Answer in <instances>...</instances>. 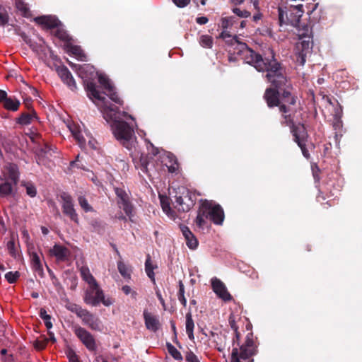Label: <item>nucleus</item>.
Wrapping results in <instances>:
<instances>
[{
  "mask_svg": "<svg viewBox=\"0 0 362 362\" xmlns=\"http://www.w3.org/2000/svg\"><path fill=\"white\" fill-rule=\"evenodd\" d=\"M151 145V149H148V151H151V153L154 156H158V159L160 160V158H159V156L164 151H159V149L155 148L152 144H150Z\"/></svg>",
  "mask_w": 362,
  "mask_h": 362,
  "instance_id": "8fccbe9b",
  "label": "nucleus"
},
{
  "mask_svg": "<svg viewBox=\"0 0 362 362\" xmlns=\"http://www.w3.org/2000/svg\"><path fill=\"white\" fill-rule=\"evenodd\" d=\"M145 326L147 329L153 332H156L161 327V324L158 315H153L146 310L143 313Z\"/></svg>",
  "mask_w": 362,
  "mask_h": 362,
  "instance_id": "dca6fc26",
  "label": "nucleus"
},
{
  "mask_svg": "<svg viewBox=\"0 0 362 362\" xmlns=\"http://www.w3.org/2000/svg\"><path fill=\"white\" fill-rule=\"evenodd\" d=\"M148 158L147 156L141 155L139 160L138 162H135V166L137 168H140L143 173H147L148 171Z\"/></svg>",
  "mask_w": 362,
  "mask_h": 362,
  "instance_id": "72a5a7b5",
  "label": "nucleus"
},
{
  "mask_svg": "<svg viewBox=\"0 0 362 362\" xmlns=\"http://www.w3.org/2000/svg\"><path fill=\"white\" fill-rule=\"evenodd\" d=\"M185 359L187 362H200L197 356L192 352L187 353Z\"/></svg>",
  "mask_w": 362,
  "mask_h": 362,
  "instance_id": "49530a36",
  "label": "nucleus"
},
{
  "mask_svg": "<svg viewBox=\"0 0 362 362\" xmlns=\"http://www.w3.org/2000/svg\"><path fill=\"white\" fill-rule=\"evenodd\" d=\"M256 346L252 336L247 334L241 345L238 344V346H233L230 362H253L252 357L256 354Z\"/></svg>",
  "mask_w": 362,
  "mask_h": 362,
  "instance_id": "423d86ee",
  "label": "nucleus"
},
{
  "mask_svg": "<svg viewBox=\"0 0 362 362\" xmlns=\"http://www.w3.org/2000/svg\"><path fill=\"white\" fill-rule=\"evenodd\" d=\"M221 38H226V37H230V35L229 33L226 31V30H223L221 33L220 34V36H219Z\"/></svg>",
  "mask_w": 362,
  "mask_h": 362,
  "instance_id": "69168bd1",
  "label": "nucleus"
},
{
  "mask_svg": "<svg viewBox=\"0 0 362 362\" xmlns=\"http://www.w3.org/2000/svg\"><path fill=\"white\" fill-rule=\"evenodd\" d=\"M264 98L269 107H279V110L282 112L284 118V121L282 123L286 125H290L292 123L291 115L288 114L290 112L288 105H294L296 100L288 90H284L280 99L279 93L274 89L269 88L266 89Z\"/></svg>",
  "mask_w": 362,
  "mask_h": 362,
  "instance_id": "7ed1b4c3",
  "label": "nucleus"
},
{
  "mask_svg": "<svg viewBox=\"0 0 362 362\" xmlns=\"http://www.w3.org/2000/svg\"><path fill=\"white\" fill-rule=\"evenodd\" d=\"M194 323L192 320V313L190 312H189L186 315L185 329H186V333H187L189 339L191 340H193L194 339Z\"/></svg>",
  "mask_w": 362,
  "mask_h": 362,
  "instance_id": "393cba45",
  "label": "nucleus"
},
{
  "mask_svg": "<svg viewBox=\"0 0 362 362\" xmlns=\"http://www.w3.org/2000/svg\"><path fill=\"white\" fill-rule=\"evenodd\" d=\"M235 18L233 16L223 17L221 20V26L223 30H227L235 23Z\"/></svg>",
  "mask_w": 362,
  "mask_h": 362,
  "instance_id": "c9c22d12",
  "label": "nucleus"
},
{
  "mask_svg": "<svg viewBox=\"0 0 362 362\" xmlns=\"http://www.w3.org/2000/svg\"><path fill=\"white\" fill-rule=\"evenodd\" d=\"M74 333L88 349L90 351L95 349L96 346L94 337L85 328L76 326L74 327Z\"/></svg>",
  "mask_w": 362,
  "mask_h": 362,
  "instance_id": "ddd939ff",
  "label": "nucleus"
},
{
  "mask_svg": "<svg viewBox=\"0 0 362 362\" xmlns=\"http://www.w3.org/2000/svg\"><path fill=\"white\" fill-rule=\"evenodd\" d=\"M175 203L176 207H177L178 210L182 211H189L191 209V207L194 206V201L188 194L184 197H176Z\"/></svg>",
  "mask_w": 362,
  "mask_h": 362,
  "instance_id": "aec40b11",
  "label": "nucleus"
},
{
  "mask_svg": "<svg viewBox=\"0 0 362 362\" xmlns=\"http://www.w3.org/2000/svg\"><path fill=\"white\" fill-rule=\"evenodd\" d=\"M162 163L167 166L170 173H175L178 168V165L175 160L173 155L169 152L163 151L159 156Z\"/></svg>",
  "mask_w": 362,
  "mask_h": 362,
  "instance_id": "a211bd4d",
  "label": "nucleus"
},
{
  "mask_svg": "<svg viewBox=\"0 0 362 362\" xmlns=\"http://www.w3.org/2000/svg\"><path fill=\"white\" fill-rule=\"evenodd\" d=\"M85 325H87L92 330L102 331L103 325L98 317L95 316L88 310H85L84 313L80 317Z\"/></svg>",
  "mask_w": 362,
  "mask_h": 362,
  "instance_id": "4468645a",
  "label": "nucleus"
},
{
  "mask_svg": "<svg viewBox=\"0 0 362 362\" xmlns=\"http://www.w3.org/2000/svg\"><path fill=\"white\" fill-rule=\"evenodd\" d=\"M31 263L33 269L37 272L39 274L42 272V266L40 262V257L35 252L32 253L31 256Z\"/></svg>",
  "mask_w": 362,
  "mask_h": 362,
  "instance_id": "c85d7f7f",
  "label": "nucleus"
},
{
  "mask_svg": "<svg viewBox=\"0 0 362 362\" xmlns=\"http://www.w3.org/2000/svg\"><path fill=\"white\" fill-rule=\"evenodd\" d=\"M240 55L244 61L252 65L258 71H266L265 77L267 81L277 88H281L286 86L287 78L284 71L280 64L272 57V59H263L261 55L255 53L250 49L246 44L239 45Z\"/></svg>",
  "mask_w": 362,
  "mask_h": 362,
  "instance_id": "f03ea898",
  "label": "nucleus"
},
{
  "mask_svg": "<svg viewBox=\"0 0 362 362\" xmlns=\"http://www.w3.org/2000/svg\"><path fill=\"white\" fill-rule=\"evenodd\" d=\"M160 204L163 212L171 219L175 218V212L171 209L168 199L166 197L159 195Z\"/></svg>",
  "mask_w": 362,
  "mask_h": 362,
  "instance_id": "b1692460",
  "label": "nucleus"
},
{
  "mask_svg": "<svg viewBox=\"0 0 362 362\" xmlns=\"http://www.w3.org/2000/svg\"><path fill=\"white\" fill-rule=\"evenodd\" d=\"M82 279L88 284V286L97 283L93 276L90 274L87 267H82L80 269Z\"/></svg>",
  "mask_w": 362,
  "mask_h": 362,
  "instance_id": "a878e982",
  "label": "nucleus"
},
{
  "mask_svg": "<svg viewBox=\"0 0 362 362\" xmlns=\"http://www.w3.org/2000/svg\"><path fill=\"white\" fill-rule=\"evenodd\" d=\"M255 9L258 10L259 9V1L258 0H250Z\"/></svg>",
  "mask_w": 362,
  "mask_h": 362,
  "instance_id": "338daca9",
  "label": "nucleus"
},
{
  "mask_svg": "<svg viewBox=\"0 0 362 362\" xmlns=\"http://www.w3.org/2000/svg\"><path fill=\"white\" fill-rule=\"evenodd\" d=\"M178 296H185V286L182 281L179 282Z\"/></svg>",
  "mask_w": 362,
  "mask_h": 362,
  "instance_id": "052dcab7",
  "label": "nucleus"
},
{
  "mask_svg": "<svg viewBox=\"0 0 362 362\" xmlns=\"http://www.w3.org/2000/svg\"><path fill=\"white\" fill-rule=\"evenodd\" d=\"M303 4H298L296 6H291V12L292 13H295L296 14V19L293 21H291L292 23H298L300 17L303 16L304 11L303 9Z\"/></svg>",
  "mask_w": 362,
  "mask_h": 362,
  "instance_id": "7c9ffc66",
  "label": "nucleus"
},
{
  "mask_svg": "<svg viewBox=\"0 0 362 362\" xmlns=\"http://www.w3.org/2000/svg\"><path fill=\"white\" fill-rule=\"evenodd\" d=\"M199 43L203 47L210 48L213 45V39L209 35H204L200 37Z\"/></svg>",
  "mask_w": 362,
  "mask_h": 362,
  "instance_id": "58836bf2",
  "label": "nucleus"
},
{
  "mask_svg": "<svg viewBox=\"0 0 362 362\" xmlns=\"http://www.w3.org/2000/svg\"><path fill=\"white\" fill-rule=\"evenodd\" d=\"M7 249L12 256L16 255L15 243L13 240H11L7 243Z\"/></svg>",
  "mask_w": 362,
  "mask_h": 362,
  "instance_id": "de8ad7c7",
  "label": "nucleus"
},
{
  "mask_svg": "<svg viewBox=\"0 0 362 362\" xmlns=\"http://www.w3.org/2000/svg\"><path fill=\"white\" fill-rule=\"evenodd\" d=\"M181 231L185 238L186 244L190 249H195L198 245L197 240L188 227L182 226Z\"/></svg>",
  "mask_w": 362,
  "mask_h": 362,
  "instance_id": "412c9836",
  "label": "nucleus"
},
{
  "mask_svg": "<svg viewBox=\"0 0 362 362\" xmlns=\"http://www.w3.org/2000/svg\"><path fill=\"white\" fill-rule=\"evenodd\" d=\"M57 72L62 81L66 84L71 90H74L76 89V81L69 70L65 66H58L57 68Z\"/></svg>",
  "mask_w": 362,
  "mask_h": 362,
  "instance_id": "f3484780",
  "label": "nucleus"
},
{
  "mask_svg": "<svg viewBox=\"0 0 362 362\" xmlns=\"http://www.w3.org/2000/svg\"><path fill=\"white\" fill-rule=\"evenodd\" d=\"M16 8L21 11L24 16L28 12V7L23 0H16Z\"/></svg>",
  "mask_w": 362,
  "mask_h": 362,
  "instance_id": "c03bdc74",
  "label": "nucleus"
},
{
  "mask_svg": "<svg viewBox=\"0 0 362 362\" xmlns=\"http://www.w3.org/2000/svg\"><path fill=\"white\" fill-rule=\"evenodd\" d=\"M61 199L62 200L63 213L69 216L71 221L78 223V214L74 209L72 197L69 194L64 192L61 194Z\"/></svg>",
  "mask_w": 362,
  "mask_h": 362,
  "instance_id": "9b49d317",
  "label": "nucleus"
},
{
  "mask_svg": "<svg viewBox=\"0 0 362 362\" xmlns=\"http://www.w3.org/2000/svg\"><path fill=\"white\" fill-rule=\"evenodd\" d=\"M115 191L118 199L117 204L119 208L125 212L131 221H133L134 208L129 201L128 193L124 189L119 187H116Z\"/></svg>",
  "mask_w": 362,
  "mask_h": 362,
  "instance_id": "9d476101",
  "label": "nucleus"
},
{
  "mask_svg": "<svg viewBox=\"0 0 362 362\" xmlns=\"http://www.w3.org/2000/svg\"><path fill=\"white\" fill-rule=\"evenodd\" d=\"M211 282L213 291L218 298L224 301L231 300V295L228 293L225 284L220 279L214 277L211 279Z\"/></svg>",
  "mask_w": 362,
  "mask_h": 362,
  "instance_id": "2eb2a0df",
  "label": "nucleus"
},
{
  "mask_svg": "<svg viewBox=\"0 0 362 362\" xmlns=\"http://www.w3.org/2000/svg\"><path fill=\"white\" fill-rule=\"evenodd\" d=\"M57 35L58 36L59 38L63 40H69V37L67 35V34L64 32V31H60L59 30L57 32Z\"/></svg>",
  "mask_w": 362,
  "mask_h": 362,
  "instance_id": "5fc2aeb1",
  "label": "nucleus"
},
{
  "mask_svg": "<svg viewBox=\"0 0 362 362\" xmlns=\"http://www.w3.org/2000/svg\"><path fill=\"white\" fill-rule=\"evenodd\" d=\"M238 316H235L233 313H231L228 318V323L232 329L235 332L236 337L238 338L239 334L238 332V327L236 325Z\"/></svg>",
  "mask_w": 362,
  "mask_h": 362,
  "instance_id": "a19ab883",
  "label": "nucleus"
},
{
  "mask_svg": "<svg viewBox=\"0 0 362 362\" xmlns=\"http://www.w3.org/2000/svg\"><path fill=\"white\" fill-rule=\"evenodd\" d=\"M7 23V18L4 13L1 7L0 6V25H4Z\"/></svg>",
  "mask_w": 362,
  "mask_h": 362,
  "instance_id": "3c124183",
  "label": "nucleus"
},
{
  "mask_svg": "<svg viewBox=\"0 0 362 362\" xmlns=\"http://www.w3.org/2000/svg\"><path fill=\"white\" fill-rule=\"evenodd\" d=\"M69 52L74 56H75L78 60L86 61V56L83 51L78 46H70L69 47Z\"/></svg>",
  "mask_w": 362,
  "mask_h": 362,
  "instance_id": "cd10ccee",
  "label": "nucleus"
},
{
  "mask_svg": "<svg viewBox=\"0 0 362 362\" xmlns=\"http://www.w3.org/2000/svg\"><path fill=\"white\" fill-rule=\"evenodd\" d=\"M178 299L183 306L185 307L187 305V300L185 296H178Z\"/></svg>",
  "mask_w": 362,
  "mask_h": 362,
  "instance_id": "e2e57ef3",
  "label": "nucleus"
},
{
  "mask_svg": "<svg viewBox=\"0 0 362 362\" xmlns=\"http://www.w3.org/2000/svg\"><path fill=\"white\" fill-rule=\"evenodd\" d=\"M83 300L86 304L92 306H97L101 303L105 306L108 307L113 303L110 298H105L98 283L88 286L85 292Z\"/></svg>",
  "mask_w": 362,
  "mask_h": 362,
  "instance_id": "6e6552de",
  "label": "nucleus"
},
{
  "mask_svg": "<svg viewBox=\"0 0 362 362\" xmlns=\"http://www.w3.org/2000/svg\"><path fill=\"white\" fill-rule=\"evenodd\" d=\"M256 33L264 36H272V30L269 26L265 25L262 28H257Z\"/></svg>",
  "mask_w": 362,
  "mask_h": 362,
  "instance_id": "a18cd8bd",
  "label": "nucleus"
},
{
  "mask_svg": "<svg viewBox=\"0 0 362 362\" xmlns=\"http://www.w3.org/2000/svg\"><path fill=\"white\" fill-rule=\"evenodd\" d=\"M296 35L300 41L297 42L296 45V60L299 65L303 66L308 54L311 52V28L306 25H298L296 27Z\"/></svg>",
  "mask_w": 362,
  "mask_h": 362,
  "instance_id": "20e7f679",
  "label": "nucleus"
},
{
  "mask_svg": "<svg viewBox=\"0 0 362 362\" xmlns=\"http://www.w3.org/2000/svg\"><path fill=\"white\" fill-rule=\"evenodd\" d=\"M41 230H42V233H43V235H47L49 233L48 228H47L45 226H42L41 227Z\"/></svg>",
  "mask_w": 362,
  "mask_h": 362,
  "instance_id": "774afa93",
  "label": "nucleus"
},
{
  "mask_svg": "<svg viewBox=\"0 0 362 362\" xmlns=\"http://www.w3.org/2000/svg\"><path fill=\"white\" fill-rule=\"evenodd\" d=\"M173 1L177 7L183 8L189 4L190 0H173Z\"/></svg>",
  "mask_w": 362,
  "mask_h": 362,
  "instance_id": "09e8293b",
  "label": "nucleus"
},
{
  "mask_svg": "<svg viewBox=\"0 0 362 362\" xmlns=\"http://www.w3.org/2000/svg\"><path fill=\"white\" fill-rule=\"evenodd\" d=\"M1 176L4 180L0 183V197H6L12 194L13 185L18 182L19 173L17 166L12 163L6 165Z\"/></svg>",
  "mask_w": 362,
  "mask_h": 362,
  "instance_id": "0eeeda50",
  "label": "nucleus"
},
{
  "mask_svg": "<svg viewBox=\"0 0 362 362\" xmlns=\"http://www.w3.org/2000/svg\"><path fill=\"white\" fill-rule=\"evenodd\" d=\"M65 308L72 312L76 314V315L80 318L82 314L84 313L86 309L82 308L80 305L71 303L67 302L65 305Z\"/></svg>",
  "mask_w": 362,
  "mask_h": 362,
  "instance_id": "c756f323",
  "label": "nucleus"
},
{
  "mask_svg": "<svg viewBox=\"0 0 362 362\" xmlns=\"http://www.w3.org/2000/svg\"><path fill=\"white\" fill-rule=\"evenodd\" d=\"M69 64L74 67L77 70L79 76L86 81L88 97L100 110L104 119L107 122L111 123L112 130L115 138L127 149L131 150L135 141L134 132L132 126L127 122V120H134V118L124 111H119L115 105L110 104L102 95V93L96 89L95 83L90 81L98 76L99 83L105 90V94L109 98L115 103L122 105V100L115 92L114 87L107 77L102 74H98L94 66L90 64L78 66L74 65L72 63H69Z\"/></svg>",
  "mask_w": 362,
  "mask_h": 362,
  "instance_id": "f257e3e1",
  "label": "nucleus"
},
{
  "mask_svg": "<svg viewBox=\"0 0 362 362\" xmlns=\"http://www.w3.org/2000/svg\"><path fill=\"white\" fill-rule=\"evenodd\" d=\"M7 98H8L6 92L3 90H0V102L4 103Z\"/></svg>",
  "mask_w": 362,
  "mask_h": 362,
  "instance_id": "680f3d73",
  "label": "nucleus"
},
{
  "mask_svg": "<svg viewBox=\"0 0 362 362\" xmlns=\"http://www.w3.org/2000/svg\"><path fill=\"white\" fill-rule=\"evenodd\" d=\"M262 17V14L259 12V8L258 10H257V13H255L252 16V20L255 21V22H257L258 21H259Z\"/></svg>",
  "mask_w": 362,
  "mask_h": 362,
  "instance_id": "13d9d810",
  "label": "nucleus"
},
{
  "mask_svg": "<svg viewBox=\"0 0 362 362\" xmlns=\"http://www.w3.org/2000/svg\"><path fill=\"white\" fill-rule=\"evenodd\" d=\"M37 23L43 25L47 28H55L57 27L59 21L54 16H41L35 18Z\"/></svg>",
  "mask_w": 362,
  "mask_h": 362,
  "instance_id": "4be33fe9",
  "label": "nucleus"
},
{
  "mask_svg": "<svg viewBox=\"0 0 362 362\" xmlns=\"http://www.w3.org/2000/svg\"><path fill=\"white\" fill-rule=\"evenodd\" d=\"M208 18L205 16L198 17L196 19V22L199 25H204L208 22Z\"/></svg>",
  "mask_w": 362,
  "mask_h": 362,
  "instance_id": "864d4df0",
  "label": "nucleus"
},
{
  "mask_svg": "<svg viewBox=\"0 0 362 362\" xmlns=\"http://www.w3.org/2000/svg\"><path fill=\"white\" fill-rule=\"evenodd\" d=\"M209 218L215 224H221L223 221L224 214L220 205L212 201H204L199 208L195 220L197 226L199 228L205 225L206 220Z\"/></svg>",
  "mask_w": 362,
  "mask_h": 362,
  "instance_id": "39448f33",
  "label": "nucleus"
},
{
  "mask_svg": "<svg viewBox=\"0 0 362 362\" xmlns=\"http://www.w3.org/2000/svg\"><path fill=\"white\" fill-rule=\"evenodd\" d=\"M154 267L153 266L151 259L149 257H148L147 259L145 262V270L148 275V276L154 281V272H153Z\"/></svg>",
  "mask_w": 362,
  "mask_h": 362,
  "instance_id": "4c0bfd02",
  "label": "nucleus"
},
{
  "mask_svg": "<svg viewBox=\"0 0 362 362\" xmlns=\"http://www.w3.org/2000/svg\"><path fill=\"white\" fill-rule=\"evenodd\" d=\"M50 252L54 255L58 261H66L70 255L69 249L61 245H54L51 249Z\"/></svg>",
  "mask_w": 362,
  "mask_h": 362,
  "instance_id": "6ab92c4d",
  "label": "nucleus"
},
{
  "mask_svg": "<svg viewBox=\"0 0 362 362\" xmlns=\"http://www.w3.org/2000/svg\"><path fill=\"white\" fill-rule=\"evenodd\" d=\"M19 277L20 273L18 272H9L5 274V279L9 284L15 283Z\"/></svg>",
  "mask_w": 362,
  "mask_h": 362,
  "instance_id": "79ce46f5",
  "label": "nucleus"
},
{
  "mask_svg": "<svg viewBox=\"0 0 362 362\" xmlns=\"http://www.w3.org/2000/svg\"><path fill=\"white\" fill-rule=\"evenodd\" d=\"M40 316L44 320H50V316L47 313V311L44 308H41L40 311Z\"/></svg>",
  "mask_w": 362,
  "mask_h": 362,
  "instance_id": "603ef678",
  "label": "nucleus"
},
{
  "mask_svg": "<svg viewBox=\"0 0 362 362\" xmlns=\"http://www.w3.org/2000/svg\"><path fill=\"white\" fill-rule=\"evenodd\" d=\"M69 362H79L76 356L74 353L69 356Z\"/></svg>",
  "mask_w": 362,
  "mask_h": 362,
  "instance_id": "0e129e2a",
  "label": "nucleus"
},
{
  "mask_svg": "<svg viewBox=\"0 0 362 362\" xmlns=\"http://www.w3.org/2000/svg\"><path fill=\"white\" fill-rule=\"evenodd\" d=\"M167 350L168 353L175 359L181 360L182 358L180 352L170 343L166 344Z\"/></svg>",
  "mask_w": 362,
  "mask_h": 362,
  "instance_id": "e433bc0d",
  "label": "nucleus"
},
{
  "mask_svg": "<svg viewBox=\"0 0 362 362\" xmlns=\"http://www.w3.org/2000/svg\"><path fill=\"white\" fill-rule=\"evenodd\" d=\"M117 269L120 274L125 279H129L131 277L130 270L128 267L122 262L117 263Z\"/></svg>",
  "mask_w": 362,
  "mask_h": 362,
  "instance_id": "f704fd0d",
  "label": "nucleus"
},
{
  "mask_svg": "<svg viewBox=\"0 0 362 362\" xmlns=\"http://www.w3.org/2000/svg\"><path fill=\"white\" fill-rule=\"evenodd\" d=\"M23 186L25 187L26 193L30 197H34L36 196L37 190L35 187L31 182H25L23 184Z\"/></svg>",
  "mask_w": 362,
  "mask_h": 362,
  "instance_id": "37998d69",
  "label": "nucleus"
},
{
  "mask_svg": "<svg viewBox=\"0 0 362 362\" xmlns=\"http://www.w3.org/2000/svg\"><path fill=\"white\" fill-rule=\"evenodd\" d=\"M4 105L7 110L16 111L18 109L20 102L17 100L8 98L4 103Z\"/></svg>",
  "mask_w": 362,
  "mask_h": 362,
  "instance_id": "473e14b6",
  "label": "nucleus"
},
{
  "mask_svg": "<svg viewBox=\"0 0 362 362\" xmlns=\"http://www.w3.org/2000/svg\"><path fill=\"white\" fill-rule=\"evenodd\" d=\"M231 11L240 18H247L251 16V13L249 11L241 8L239 6L232 7Z\"/></svg>",
  "mask_w": 362,
  "mask_h": 362,
  "instance_id": "2f4dec72",
  "label": "nucleus"
},
{
  "mask_svg": "<svg viewBox=\"0 0 362 362\" xmlns=\"http://www.w3.org/2000/svg\"><path fill=\"white\" fill-rule=\"evenodd\" d=\"M45 342L35 341V347L38 350L43 349L45 347Z\"/></svg>",
  "mask_w": 362,
  "mask_h": 362,
  "instance_id": "bf43d9fd",
  "label": "nucleus"
},
{
  "mask_svg": "<svg viewBox=\"0 0 362 362\" xmlns=\"http://www.w3.org/2000/svg\"><path fill=\"white\" fill-rule=\"evenodd\" d=\"M78 204L81 207L86 211H93L92 206L88 204V200L83 196H80L78 198Z\"/></svg>",
  "mask_w": 362,
  "mask_h": 362,
  "instance_id": "ea45409f",
  "label": "nucleus"
},
{
  "mask_svg": "<svg viewBox=\"0 0 362 362\" xmlns=\"http://www.w3.org/2000/svg\"><path fill=\"white\" fill-rule=\"evenodd\" d=\"M122 291L125 293L126 295H130L132 292V289L130 286L125 285L122 287Z\"/></svg>",
  "mask_w": 362,
  "mask_h": 362,
  "instance_id": "4d7b16f0",
  "label": "nucleus"
},
{
  "mask_svg": "<svg viewBox=\"0 0 362 362\" xmlns=\"http://www.w3.org/2000/svg\"><path fill=\"white\" fill-rule=\"evenodd\" d=\"M294 136L295 141L298 144V146L302 151V153L305 158H309L310 154L308 151L305 148V140L307 138V133L305 131V128L303 125H299L292 128L291 130Z\"/></svg>",
  "mask_w": 362,
  "mask_h": 362,
  "instance_id": "f8f14e48",
  "label": "nucleus"
},
{
  "mask_svg": "<svg viewBox=\"0 0 362 362\" xmlns=\"http://www.w3.org/2000/svg\"><path fill=\"white\" fill-rule=\"evenodd\" d=\"M36 118V113L34 111L21 115L18 118V123L23 125L30 124Z\"/></svg>",
  "mask_w": 362,
  "mask_h": 362,
  "instance_id": "bb28decb",
  "label": "nucleus"
},
{
  "mask_svg": "<svg viewBox=\"0 0 362 362\" xmlns=\"http://www.w3.org/2000/svg\"><path fill=\"white\" fill-rule=\"evenodd\" d=\"M245 0H229L233 7L239 6L244 3Z\"/></svg>",
  "mask_w": 362,
  "mask_h": 362,
  "instance_id": "6e6d98bb",
  "label": "nucleus"
},
{
  "mask_svg": "<svg viewBox=\"0 0 362 362\" xmlns=\"http://www.w3.org/2000/svg\"><path fill=\"white\" fill-rule=\"evenodd\" d=\"M214 342L216 343V348L219 352H223L227 346L226 336L222 334H213Z\"/></svg>",
  "mask_w": 362,
  "mask_h": 362,
  "instance_id": "5701e85b",
  "label": "nucleus"
},
{
  "mask_svg": "<svg viewBox=\"0 0 362 362\" xmlns=\"http://www.w3.org/2000/svg\"><path fill=\"white\" fill-rule=\"evenodd\" d=\"M67 127L81 148H85L86 142L88 141V144L91 148H96L95 140L92 137L90 132L87 131L83 124H79L72 122L69 124Z\"/></svg>",
  "mask_w": 362,
  "mask_h": 362,
  "instance_id": "1a4fd4ad",
  "label": "nucleus"
}]
</instances>
